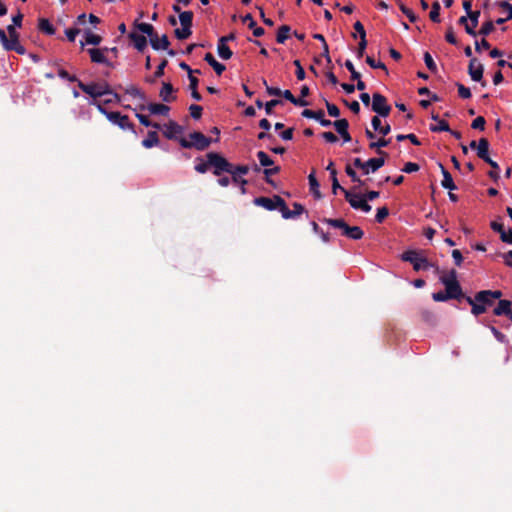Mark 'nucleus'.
I'll use <instances>...</instances> for the list:
<instances>
[{
	"label": "nucleus",
	"mask_w": 512,
	"mask_h": 512,
	"mask_svg": "<svg viewBox=\"0 0 512 512\" xmlns=\"http://www.w3.org/2000/svg\"><path fill=\"white\" fill-rule=\"evenodd\" d=\"M280 104H282V101L279 100V99H272V100L266 102L265 105H264L266 114L267 115H272L274 107H276V106H278Z\"/></svg>",
	"instance_id": "53"
},
{
	"label": "nucleus",
	"mask_w": 512,
	"mask_h": 512,
	"mask_svg": "<svg viewBox=\"0 0 512 512\" xmlns=\"http://www.w3.org/2000/svg\"><path fill=\"white\" fill-rule=\"evenodd\" d=\"M489 152V141L486 138H480L477 146V156L483 161H488L490 156Z\"/></svg>",
	"instance_id": "25"
},
{
	"label": "nucleus",
	"mask_w": 512,
	"mask_h": 512,
	"mask_svg": "<svg viewBox=\"0 0 512 512\" xmlns=\"http://www.w3.org/2000/svg\"><path fill=\"white\" fill-rule=\"evenodd\" d=\"M7 32H8V41L9 45L15 47V49H12V51H15L16 53L23 55L25 54V48L20 45L19 43V33L16 31L15 25H8L7 26Z\"/></svg>",
	"instance_id": "15"
},
{
	"label": "nucleus",
	"mask_w": 512,
	"mask_h": 512,
	"mask_svg": "<svg viewBox=\"0 0 512 512\" xmlns=\"http://www.w3.org/2000/svg\"><path fill=\"white\" fill-rule=\"evenodd\" d=\"M333 126L338 134H340L348 130L349 123L346 119H339L333 122Z\"/></svg>",
	"instance_id": "46"
},
{
	"label": "nucleus",
	"mask_w": 512,
	"mask_h": 512,
	"mask_svg": "<svg viewBox=\"0 0 512 512\" xmlns=\"http://www.w3.org/2000/svg\"><path fill=\"white\" fill-rule=\"evenodd\" d=\"M401 259L411 263L415 271L428 270L433 266L423 255V251L419 250H407L401 255Z\"/></svg>",
	"instance_id": "5"
},
{
	"label": "nucleus",
	"mask_w": 512,
	"mask_h": 512,
	"mask_svg": "<svg viewBox=\"0 0 512 512\" xmlns=\"http://www.w3.org/2000/svg\"><path fill=\"white\" fill-rule=\"evenodd\" d=\"M159 143V137L156 131H149L147 137L142 141V146L149 149Z\"/></svg>",
	"instance_id": "32"
},
{
	"label": "nucleus",
	"mask_w": 512,
	"mask_h": 512,
	"mask_svg": "<svg viewBox=\"0 0 512 512\" xmlns=\"http://www.w3.org/2000/svg\"><path fill=\"white\" fill-rule=\"evenodd\" d=\"M484 66L478 61L477 58H471L468 65V74L475 82H481L483 87L486 86V81H483Z\"/></svg>",
	"instance_id": "12"
},
{
	"label": "nucleus",
	"mask_w": 512,
	"mask_h": 512,
	"mask_svg": "<svg viewBox=\"0 0 512 512\" xmlns=\"http://www.w3.org/2000/svg\"><path fill=\"white\" fill-rule=\"evenodd\" d=\"M334 228L340 229L343 236H347L350 226L343 219L323 218L321 220Z\"/></svg>",
	"instance_id": "21"
},
{
	"label": "nucleus",
	"mask_w": 512,
	"mask_h": 512,
	"mask_svg": "<svg viewBox=\"0 0 512 512\" xmlns=\"http://www.w3.org/2000/svg\"><path fill=\"white\" fill-rule=\"evenodd\" d=\"M165 128L164 135L168 139H175L177 134L183 133V127L175 121H169Z\"/></svg>",
	"instance_id": "22"
},
{
	"label": "nucleus",
	"mask_w": 512,
	"mask_h": 512,
	"mask_svg": "<svg viewBox=\"0 0 512 512\" xmlns=\"http://www.w3.org/2000/svg\"><path fill=\"white\" fill-rule=\"evenodd\" d=\"M385 164V159L383 157L378 158H370L365 162L364 165V174L367 175L370 172L374 173L379 170Z\"/></svg>",
	"instance_id": "20"
},
{
	"label": "nucleus",
	"mask_w": 512,
	"mask_h": 512,
	"mask_svg": "<svg viewBox=\"0 0 512 512\" xmlns=\"http://www.w3.org/2000/svg\"><path fill=\"white\" fill-rule=\"evenodd\" d=\"M203 108L200 105L192 104L189 107L190 115L193 119L198 120L202 116Z\"/></svg>",
	"instance_id": "50"
},
{
	"label": "nucleus",
	"mask_w": 512,
	"mask_h": 512,
	"mask_svg": "<svg viewBox=\"0 0 512 512\" xmlns=\"http://www.w3.org/2000/svg\"><path fill=\"white\" fill-rule=\"evenodd\" d=\"M208 164L212 168V173L220 177L223 173L232 172L233 164L230 163L224 156L217 152H209L206 154Z\"/></svg>",
	"instance_id": "3"
},
{
	"label": "nucleus",
	"mask_w": 512,
	"mask_h": 512,
	"mask_svg": "<svg viewBox=\"0 0 512 512\" xmlns=\"http://www.w3.org/2000/svg\"><path fill=\"white\" fill-rule=\"evenodd\" d=\"M38 29L47 35H54L55 34V28L50 23V21L46 18H40L38 22Z\"/></svg>",
	"instance_id": "33"
},
{
	"label": "nucleus",
	"mask_w": 512,
	"mask_h": 512,
	"mask_svg": "<svg viewBox=\"0 0 512 512\" xmlns=\"http://www.w3.org/2000/svg\"><path fill=\"white\" fill-rule=\"evenodd\" d=\"M437 165L443 175V179L441 181L442 187L445 189H448L450 191L457 189V186L455 185L453 178H452L451 174L449 173V171L444 167V165L441 162H438Z\"/></svg>",
	"instance_id": "18"
},
{
	"label": "nucleus",
	"mask_w": 512,
	"mask_h": 512,
	"mask_svg": "<svg viewBox=\"0 0 512 512\" xmlns=\"http://www.w3.org/2000/svg\"><path fill=\"white\" fill-rule=\"evenodd\" d=\"M430 130L432 132H449L450 127L448 122H446L445 120H439L437 125L430 126Z\"/></svg>",
	"instance_id": "45"
},
{
	"label": "nucleus",
	"mask_w": 512,
	"mask_h": 512,
	"mask_svg": "<svg viewBox=\"0 0 512 512\" xmlns=\"http://www.w3.org/2000/svg\"><path fill=\"white\" fill-rule=\"evenodd\" d=\"M125 93L134 97L139 98L141 101H146V95L138 87L131 85L125 89Z\"/></svg>",
	"instance_id": "37"
},
{
	"label": "nucleus",
	"mask_w": 512,
	"mask_h": 512,
	"mask_svg": "<svg viewBox=\"0 0 512 512\" xmlns=\"http://www.w3.org/2000/svg\"><path fill=\"white\" fill-rule=\"evenodd\" d=\"M84 36H85V42H81V47L83 48L85 46V44H90V45H99L102 41V37L97 35V34H94L93 32H91L90 30H86L84 32Z\"/></svg>",
	"instance_id": "29"
},
{
	"label": "nucleus",
	"mask_w": 512,
	"mask_h": 512,
	"mask_svg": "<svg viewBox=\"0 0 512 512\" xmlns=\"http://www.w3.org/2000/svg\"><path fill=\"white\" fill-rule=\"evenodd\" d=\"M279 172H280V167L279 166H275V167H272V168L265 167V169L263 170V173L265 175L266 183H268L270 185H275L274 181L270 178V176L275 175V174H277Z\"/></svg>",
	"instance_id": "42"
},
{
	"label": "nucleus",
	"mask_w": 512,
	"mask_h": 512,
	"mask_svg": "<svg viewBox=\"0 0 512 512\" xmlns=\"http://www.w3.org/2000/svg\"><path fill=\"white\" fill-rule=\"evenodd\" d=\"M290 31L291 28L288 25H282L279 27L276 35V41L283 44L288 39Z\"/></svg>",
	"instance_id": "34"
},
{
	"label": "nucleus",
	"mask_w": 512,
	"mask_h": 512,
	"mask_svg": "<svg viewBox=\"0 0 512 512\" xmlns=\"http://www.w3.org/2000/svg\"><path fill=\"white\" fill-rule=\"evenodd\" d=\"M465 301L471 306V313L476 317L484 314L488 308L494 305L485 290L478 291L474 297H465Z\"/></svg>",
	"instance_id": "1"
},
{
	"label": "nucleus",
	"mask_w": 512,
	"mask_h": 512,
	"mask_svg": "<svg viewBox=\"0 0 512 512\" xmlns=\"http://www.w3.org/2000/svg\"><path fill=\"white\" fill-rule=\"evenodd\" d=\"M217 53L219 57L223 60H229L233 55V52L231 51L229 46L223 43L222 41L217 42Z\"/></svg>",
	"instance_id": "30"
},
{
	"label": "nucleus",
	"mask_w": 512,
	"mask_h": 512,
	"mask_svg": "<svg viewBox=\"0 0 512 512\" xmlns=\"http://www.w3.org/2000/svg\"><path fill=\"white\" fill-rule=\"evenodd\" d=\"M257 158L260 162V165L263 167H269L274 164V161L264 151H259L257 153Z\"/></svg>",
	"instance_id": "43"
},
{
	"label": "nucleus",
	"mask_w": 512,
	"mask_h": 512,
	"mask_svg": "<svg viewBox=\"0 0 512 512\" xmlns=\"http://www.w3.org/2000/svg\"><path fill=\"white\" fill-rule=\"evenodd\" d=\"M512 310V302L510 300H499L497 306L493 309L495 316H506Z\"/></svg>",
	"instance_id": "24"
},
{
	"label": "nucleus",
	"mask_w": 512,
	"mask_h": 512,
	"mask_svg": "<svg viewBox=\"0 0 512 512\" xmlns=\"http://www.w3.org/2000/svg\"><path fill=\"white\" fill-rule=\"evenodd\" d=\"M424 62H425L426 67L432 73H435L437 71L436 63L434 62V60L429 52L424 53Z\"/></svg>",
	"instance_id": "47"
},
{
	"label": "nucleus",
	"mask_w": 512,
	"mask_h": 512,
	"mask_svg": "<svg viewBox=\"0 0 512 512\" xmlns=\"http://www.w3.org/2000/svg\"><path fill=\"white\" fill-rule=\"evenodd\" d=\"M189 138L190 140L183 137L179 139L181 147L186 149L195 148L199 151H203L210 146L212 141L211 138H208L203 133L197 131L190 133Z\"/></svg>",
	"instance_id": "4"
},
{
	"label": "nucleus",
	"mask_w": 512,
	"mask_h": 512,
	"mask_svg": "<svg viewBox=\"0 0 512 512\" xmlns=\"http://www.w3.org/2000/svg\"><path fill=\"white\" fill-rule=\"evenodd\" d=\"M346 174L351 178L353 182H357L359 185H364V182L358 177L355 170L351 167V165H347L345 168Z\"/></svg>",
	"instance_id": "54"
},
{
	"label": "nucleus",
	"mask_w": 512,
	"mask_h": 512,
	"mask_svg": "<svg viewBox=\"0 0 512 512\" xmlns=\"http://www.w3.org/2000/svg\"><path fill=\"white\" fill-rule=\"evenodd\" d=\"M388 215H389V210L386 206L378 208L376 216H375V221L377 223H382L387 218Z\"/></svg>",
	"instance_id": "51"
},
{
	"label": "nucleus",
	"mask_w": 512,
	"mask_h": 512,
	"mask_svg": "<svg viewBox=\"0 0 512 512\" xmlns=\"http://www.w3.org/2000/svg\"><path fill=\"white\" fill-rule=\"evenodd\" d=\"M0 41L6 51H12L15 47L9 45L8 36L6 32L0 28Z\"/></svg>",
	"instance_id": "59"
},
{
	"label": "nucleus",
	"mask_w": 512,
	"mask_h": 512,
	"mask_svg": "<svg viewBox=\"0 0 512 512\" xmlns=\"http://www.w3.org/2000/svg\"><path fill=\"white\" fill-rule=\"evenodd\" d=\"M420 169V166L417 163L414 162H407L404 167L402 168V171L405 173H413Z\"/></svg>",
	"instance_id": "62"
},
{
	"label": "nucleus",
	"mask_w": 512,
	"mask_h": 512,
	"mask_svg": "<svg viewBox=\"0 0 512 512\" xmlns=\"http://www.w3.org/2000/svg\"><path fill=\"white\" fill-rule=\"evenodd\" d=\"M285 201L279 195H273L272 197H256L253 200L254 205L262 207L268 211L279 210L282 213V204L279 202Z\"/></svg>",
	"instance_id": "7"
},
{
	"label": "nucleus",
	"mask_w": 512,
	"mask_h": 512,
	"mask_svg": "<svg viewBox=\"0 0 512 512\" xmlns=\"http://www.w3.org/2000/svg\"><path fill=\"white\" fill-rule=\"evenodd\" d=\"M204 60L214 69L215 73L217 75H221L226 67L225 65H223L222 63L218 62L215 57L211 54V53H207L205 56H204Z\"/></svg>",
	"instance_id": "26"
},
{
	"label": "nucleus",
	"mask_w": 512,
	"mask_h": 512,
	"mask_svg": "<svg viewBox=\"0 0 512 512\" xmlns=\"http://www.w3.org/2000/svg\"><path fill=\"white\" fill-rule=\"evenodd\" d=\"M325 105L327 108V112L331 117H338L340 115V109L333 103H330L328 100H325Z\"/></svg>",
	"instance_id": "56"
},
{
	"label": "nucleus",
	"mask_w": 512,
	"mask_h": 512,
	"mask_svg": "<svg viewBox=\"0 0 512 512\" xmlns=\"http://www.w3.org/2000/svg\"><path fill=\"white\" fill-rule=\"evenodd\" d=\"M310 191L313 193L315 198L320 199L322 197L321 192L319 190V182L315 176V172H311L308 176Z\"/></svg>",
	"instance_id": "28"
},
{
	"label": "nucleus",
	"mask_w": 512,
	"mask_h": 512,
	"mask_svg": "<svg viewBox=\"0 0 512 512\" xmlns=\"http://www.w3.org/2000/svg\"><path fill=\"white\" fill-rule=\"evenodd\" d=\"M280 204H282V217L284 219H294L298 216H300L301 214H303L306 210H305V207L298 203V202H294L293 203V210H290L286 204L285 201H281L279 202Z\"/></svg>",
	"instance_id": "14"
},
{
	"label": "nucleus",
	"mask_w": 512,
	"mask_h": 512,
	"mask_svg": "<svg viewBox=\"0 0 512 512\" xmlns=\"http://www.w3.org/2000/svg\"><path fill=\"white\" fill-rule=\"evenodd\" d=\"M108 120L117 125L122 130H130L136 134L135 126L132 122H130L127 115H122L120 112L111 111L110 114H108Z\"/></svg>",
	"instance_id": "10"
},
{
	"label": "nucleus",
	"mask_w": 512,
	"mask_h": 512,
	"mask_svg": "<svg viewBox=\"0 0 512 512\" xmlns=\"http://www.w3.org/2000/svg\"><path fill=\"white\" fill-rule=\"evenodd\" d=\"M134 26L143 34H146L150 37V44L154 50H166L168 49L170 42L167 35H162L161 37V45L158 44V35L155 33L154 27L149 23L137 22L135 21Z\"/></svg>",
	"instance_id": "2"
},
{
	"label": "nucleus",
	"mask_w": 512,
	"mask_h": 512,
	"mask_svg": "<svg viewBox=\"0 0 512 512\" xmlns=\"http://www.w3.org/2000/svg\"><path fill=\"white\" fill-rule=\"evenodd\" d=\"M58 76L62 79L68 80L69 82H77L78 78L75 75H70L65 69H58Z\"/></svg>",
	"instance_id": "61"
},
{
	"label": "nucleus",
	"mask_w": 512,
	"mask_h": 512,
	"mask_svg": "<svg viewBox=\"0 0 512 512\" xmlns=\"http://www.w3.org/2000/svg\"><path fill=\"white\" fill-rule=\"evenodd\" d=\"M175 92L176 90L174 89L171 83L163 82L162 88L159 92V97L162 99L163 102L170 103L176 100Z\"/></svg>",
	"instance_id": "17"
},
{
	"label": "nucleus",
	"mask_w": 512,
	"mask_h": 512,
	"mask_svg": "<svg viewBox=\"0 0 512 512\" xmlns=\"http://www.w3.org/2000/svg\"><path fill=\"white\" fill-rule=\"evenodd\" d=\"M78 87L86 94L96 99L103 95L111 94L112 90L108 83L99 84V83H90L85 84L82 81H78Z\"/></svg>",
	"instance_id": "6"
},
{
	"label": "nucleus",
	"mask_w": 512,
	"mask_h": 512,
	"mask_svg": "<svg viewBox=\"0 0 512 512\" xmlns=\"http://www.w3.org/2000/svg\"><path fill=\"white\" fill-rule=\"evenodd\" d=\"M363 235L364 232L359 226H350L346 237L353 240H359L363 237Z\"/></svg>",
	"instance_id": "41"
},
{
	"label": "nucleus",
	"mask_w": 512,
	"mask_h": 512,
	"mask_svg": "<svg viewBox=\"0 0 512 512\" xmlns=\"http://www.w3.org/2000/svg\"><path fill=\"white\" fill-rule=\"evenodd\" d=\"M498 6L507 11L508 15H507V19H512V4H510L509 2L507 1H501L499 2Z\"/></svg>",
	"instance_id": "63"
},
{
	"label": "nucleus",
	"mask_w": 512,
	"mask_h": 512,
	"mask_svg": "<svg viewBox=\"0 0 512 512\" xmlns=\"http://www.w3.org/2000/svg\"><path fill=\"white\" fill-rule=\"evenodd\" d=\"M107 50H108V48H104V49L90 48V49H88V53L91 57V61L94 63L112 66V64L107 60V58L105 57L104 52H103V51H107Z\"/></svg>",
	"instance_id": "19"
},
{
	"label": "nucleus",
	"mask_w": 512,
	"mask_h": 512,
	"mask_svg": "<svg viewBox=\"0 0 512 512\" xmlns=\"http://www.w3.org/2000/svg\"><path fill=\"white\" fill-rule=\"evenodd\" d=\"M232 172H229V174L232 176V182L238 183L241 182V193L245 194L246 189L245 185L247 184V180L242 178V175H246L249 172V167L247 165H234L231 169Z\"/></svg>",
	"instance_id": "13"
},
{
	"label": "nucleus",
	"mask_w": 512,
	"mask_h": 512,
	"mask_svg": "<svg viewBox=\"0 0 512 512\" xmlns=\"http://www.w3.org/2000/svg\"><path fill=\"white\" fill-rule=\"evenodd\" d=\"M494 29V22L491 19H488L486 22L482 24L481 28L478 31V35L486 37L490 35L494 31Z\"/></svg>",
	"instance_id": "36"
},
{
	"label": "nucleus",
	"mask_w": 512,
	"mask_h": 512,
	"mask_svg": "<svg viewBox=\"0 0 512 512\" xmlns=\"http://www.w3.org/2000/svg\"><path fill=\"white\" fill-rule=\"evenodd\" d=\"M372 110L379 116L387 117L391 112V106L387 102V98L376 92L372 96Z\"/></svg>",
	"instance_id": "9"
},
{
	"label": "nucleus",
	"mask_w": 512,
	"mask_h": 512,
	"mask_svg": "<svg viewBox=\"0 0 512 512\" xmlns=\"http://www.w3.org/2000/svg\"><path fill=\"white\" fill-rule=\"evenodd\" d=\"M485 124H486V120L484 117L482 116H478L476 117L473 121H472V124H471V127L473 129H477V130H484L485 129Z\"/></svg>",
	"instance_id": "58"
},
{
	"label": "nucleus",
	"mask_w": 512,
	"mask_h": 512,
	"mask_svg": "<svg viewBox=\"0 0 512 512\" xmlns=\"http://www.w3.org/2000/svg\"><path fill=\"white\" fill-rule=\"evenodd\" d=\"M502 242L507 244H512V229L505 230L504 233L500 236Z\"/></svg>",
	"instance_id": "64"
},
{
	"label": "nucleus",
	"mask_w": 512,
	"mask_h": 512,
	"mask_svg": "<svg viewBox=\"0 0 512 512\" xmlns=\"http://www.w3.org/2000/svg\"><path fill=\"white\" fill-rule=\"evenodd\" d=\"M342 192L344 193L346 201L350 204V206L354 209L362 210L365 213H368L371 211L372 207L368 204V201L365 199V197H361L360 195L353 194L352 192L342 189Z\"/></svg>",
	"instance_id": "8"
},
{
	"label": "nucleus",
	"mask_w": 512,
	"mask_h": 512,
	"mask_svg": "<svg viewBox=\"0 0 512 512\" xmlns=\"http://www.w3.org/2000/svg\"><path fill=\"white\" fill-rule=\"evenodd\" d=\"M353 27H354V29H355L356 33H353V34H352V37H353V38H356V37H357V34H358V35H359V38H360V39H362V40H364V38H366V31H365V29H364L363 24H362L360 21H356V22L354 23V26H353Z\"/></svg>",
	"instance_id": "49"
},
{
	"label": "nucleus",
	"mask_w": 512,
	"mask_h": 512,
	"mask_svg": "<svg viewBox=\"0 0 512 512\" xmlns=\"http://www.w3.org/2000/svg\"><path fill=\"white\" fill-rule=\"evenodd\" d=\"M281 96H283L286 100L290 101L292 104H294L295 106H300V107H303V106H307L309 103L302 99V98H296L290 90H284L282 91V94Z\"/></svg>",
	"instance_id": "31"
},
{
	"label": "nucleus",
	"mask_w": 512,
	"mask_h": 512,
	"mask_svg": "<svg viewBox=\"0 0 512 512\" xmlns=\"http://www.w3.org/2000/svg\"><path fill=\"white\" fill-rule=\"evenodd\" d=\"M130 40L133 42L134 47L139 51L143 52L147 47V39L144 35L138 34L136 32H131L129 34Z\"/></svg>",
	"instance_id": "23"
},
{
	"label": "nucleus",
	"mask_w": 512,
	"mask_h": 512,
	"mask_svg": "<svg viewBox=\"0 0 512 512\" xmlns=\"http://www.w3.org/2000/svg\"><path fill=\"white\" fill-rule=\"evenodd\" d=\"M445 40L452 44V45H458V40L456 39L454 35V30L452 26H449L447 28L446 34H445Z\"/></svg>",
	"instance_id": "60"
},
{
	"label": "nucleus",
	"mask_w": 512,
	"mask_h": 512,
	"mask_svg": "<svg viewBox=\"0 0 512 512\" xmlns=\"http://www.w3.org/2000/svg\"><path fill=\"white\" fill-rule=\"evenodd\" d=\"M174 34H175L177 39L185 40V39H187V38H189L191 36L192 30H191V27L182 26V28H176L174 30Z\"/></svg>",
	"instance_id": "39"
},
{
	"label": "nucleus",
	"mask_w": 512,
	"mask_h": 512,
	"mask_svg": "<svg viewBox=\"0 0 512 512\" xmlns=\"http://www.w3.org/2000/svg\"><path fill=\"white\" fill-rule=\"evenodd\" d=\"M487 164L491 166V171L488 172V176L494 180L497 181L499 179V165L497 162L493 161L491 158H489L488 161H485Z\"/></svg>",
	"instance_id": "40"
},
{
	"label": "nucleus",
	"mask_w": 512,
	"mask_h": 512,
	"mask_svg": "<svg viewBox=\"0 0 512 512\" xmlns=\"http://www.w3.org/2000/svg\"><path fill=\"white\" fill-rule=\"evenodd\" d=\"M145 109H147L153 115H163V116H167L170 111V107L165 104H162V103H150L147 106L144 104H141L139 106V110H145Z\"/></svg>",
	"instance_id": "16"
},
{
	"label": "nucleus",
	"mask_w": 512,
	"mask_h": 512,
	"mask_svg": "<svg viewBox=\"0 0 512 512\" xmlns=\"http://www.w3.org/2000/svg\"><path fill=\"white\" fill-rule=\"evenodd\" d=\"M458 94L463 99H468L471 97V91L468 87L464 86L461 83H456Z\"/></svg>",
	"instance_id": "57"
},
{
	"label": "nucleus",
	"mask_w": 512,
	"mask_h": 512,
	"mask_svg": "<svg viewBox=\"0 0 512 512\" xmlns=\"http://www.w3.org/2000/svg\"><path fill=\"white\" fill-rule=\"evenodd\" d=\"M168 61L166 59L162 60L160 64L157 66L153 76H148L145 78L147 83L153 84L155 83L157 78H160L164 75V69L167 66Z\"/></svg>",
	"instance_id": "27"
},
{
	"label": "nucleus",
	"mask_w": 512,
	"mask_h": 512,
	"mask_svg": "<svg viewBox=\"0 0 512 512\" xmlns=\"http://www.w3.org/2000/svg\"><path fill=\"white\" fill-rule=\"evenodd\" d=\"M389 144H390V139L380 138L376 142H370L369 143V148L377 151V149H381L383 147H386Z\"/></svg>",
	"instance_id": "52"
},
{
	"label": "nucleus",
	"mask_w": 512,
	"mask_h": 512,
	"mask_svg": "<svg viewBox=\"0 0 512 512\" xmlns=\"http://www.w3.org/2000/svg\"><path fill=\"white\" fill-rule=\"evenodd\" d=\"M366 63L373 69H382L388 73L386 65L381 61L376 62L371 56L366 57Z\"/></svg>",
	"instance_id": "48"
},
{
	"label": "nucleus",
	"mask_w": 512,
	"mask_h": 512,
	"mask_svg": "<svg viewBox=\"0 0 512 512\" xmlns=\"http://www.w3.org/2000/svg\"><path fill=\"white\" fill-rule=\"evenodd\" d=\"M440 10H441V6H440L439 2L435 1L432 4L431 11L429 13V17L432 22L439 23L441 21L440 20Z\"/></svg>",
	"instance_id": "38"
},
{
	"label": "nucleus",
	"mask_w": 512,
	"mask_h": 512,
	"mask_svg": "<svg viewBox=\"0 0 512 512\" xmlns=\"http://www.w3.org/2000/svg\"><path fill=\"white\" fill-rule=\"evenodd\" d=\"M399 8L401 12L409 19L410 22L414 23L417 21L418 17L415 13L408 7H406L403 3L399 2Z\"/></svg>",
	"instance_id": "44"
},
{
	"label": "nucleus",
	"mask_w": 512,
	"mask_h": 512,
	"mask_svg": "<svg viewBox=\"0 0 512 512\" xmlns=\"http://www.w3.org/2000/svg\"><path fill=\"white\" fill-rule=\"evenodd\" d=\"M193 12L192 11H183L179 14V21L181 26L192 27L193 24Z\"/></svg>",
	"instance_id": "35"
},
{
	"label": "nucleus",
	"mask_w": 512,
	"mask_h": 512,
	"mask_svg": "<svg viewBox=\"0 0 512 512\" xmlns=\"http://www.w3.org/2000/svg\"><path fill=\"white\" fill-rule=\"evenodd\" d=\"M443 285L445 286V291L447 293V296L449 299H455V300H465V297H468L465 295L462 291V287L458 280H449V281H443Z\"/></svg>",
	"instance_id": "11"
},
{
	"label": "nucleus",
	"mask_w": 512,
	"mask_h": 512,
	"mask_svg": "<svg viewBox=\"0 0 512 512\" xmlns=\"http://www.w3.org/2000/svg\"><path fill=\"white\" fill-rule=\"evenodd\" d=\"M293 64H294V65H295V67H296V72H295V73H296V77H297V79H298L299 81L304 80V79H305V77H306V73H305V71H304V69H303V67H302V65H301L300 60H298V59L294 60V61H293Z\"/></svg>",
	"instance_id": "55"
}]
</instances>
